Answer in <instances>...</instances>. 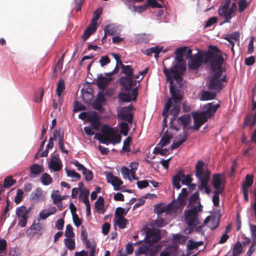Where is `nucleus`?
<instances>
[{
  "label": "nucleus",
  "instance_id": "2",
  "mask_svg": "<svg viewBox=\"0 0 256 256\" xmlns=\"http://www.w3.org/2000/svg\"><path fill=\"white\" fill-rule=\"evenodd\" d=\"M163 72L166 78L167 82H170V92L172 95V97L168 99L167 102L164 104L162 116L168 114L170 107L172 106V108L170 110V114L172 116L170 121V128L178 131L180 130L179 128L174 124L173 122L176 120V116L180 112V104L182 99V96L180 94V90L176 89L173 85L174 82L172 80V76L170 75L168 69L164 67Z\"/></svg>",
  "mask_w": 256,
  "mask_h": 256
},
{
  "label": "nucleus",
  "instance_id": "9",
  "mask_svg": "<svg viewBox=\"0 0 256 256\" xmlns=\"http://www.w3.org/2000/svg\"><path fill=\"white\" fill-rule=\"evenodd\" d=\"M102 132L110 136V142L112 144H118L121 141V136L116 134V132L112 128L104 125L102 128Z\"/></svg>",
  "mask_w": 256,
  "mask_h": 256
},
{
  "label": "nucleus",
  "instance_id": "1",
  "mask_svg": "<svg viewBox=\"0 0 256 256\" xmlns=\"http://www.w3.org/2000/svg\"><path fill=\"white\" fill-rule=\"evenodd\" d=\"M222 58V52L217 46L209 45L208 50L204 52H198L190 58L188 62V68L191 70H196L204 64H208L210 69L214 70L220 66Z\"/></svg>",
  "mask_w": 256,
  "mask_h": 256
},
{
  "label": "nucleus",
  "instance_id": "58",
  "mask_svg": "<svg viewBox=\"0 0 256 256\" xmlns=\"http://www.w3.org/2000/svg\"><path fill=\"white\" fill-rule=\"evenodd\" d=\"M110 60L108 56H102L100 60V63L102 67L110 64Z\"/></svg>",
  "mask_w": 256,
  "mask_h": 256
},
{
  "label": "nucleus",
  "instance_id": "20",
  "mask_svg": "<svg viewBox=\"0 0 256 256\" xmlns=\"http://www.w3.org/2000/svg\"><path fill=\"white\" fill-rule=\"evenodd\" d=\"M237 10V6L235 3H232L230 8L225 10V23L230 22V20L235 15V12Z\"/></svg>",
  "mask_w": 256,
  "mask_h": 256
},
{
  "label": "nucleus",
  "instance_id": "22",
  "mask_svg": "<svg viewBox=\"0 0 256 256\" xmlns=\"http://www.w3.org/2000/svg\"><path fill=\"white\" fill-rule=\"evenodd\" d=\"M44 172V168L42 166L38 164H33L30 167V177H34Z\"/></svg>",
  "mask_w": 256,
  "mask_h": 256
},
{
  "label": "nucleus",
  "instance_id": "60",
  "mask_svg": "<svg viewBox=\"0 0 256 256\" xmlns=\"http://www.w3.org/2000/svg\"><path fill=\"white\" fill-rule=\"evenodd\" d=\"M137 186L140 189L146 188L148 186V182L146 180L138 181Z\"/></svg>",
  "mask_w": 256,
  "mask_h": 256
},
{
  "label": "nucleus",
  "instance_id": "5",
  "mask_svg": "<svg viewBox=\"0 0 256 256\" xmlns=\"http://www.w3.org/2000/svg\"><path fill=\"white\" fill-rule=\"evenodd\" d=\"M224 59L222 58L220 60V66L215 67L214 70L210 69L213 74L209 81L208 88L209 90H213L218 92L222 88V82L224 81V76L222 78V74L223 72L222 64Z\"/></svg>",
  "mask_w": 256,
  "mask_h": 256
},
{
  "label": "nucleus",
  "instance_id": "14",
  "mask_svg": "<svg viewBox=\"0 0 256 256\" xmlns=\"http://www.w3.org/2000/svg\"><path fill=\"white\" fill-rule=\"evenodd\" d=\"M106 99L102 92H98L96 98L92 104V108L96 110L101 111L103 110L102 106L106 104Z\"/></svg>",
  "mask_w": 256,
  "mask_h": 256
},
{
  "label": "nucleus",
  "instance_id": "6",
  "mask_svg": "<svg viewBox=\"0 0 256 256\" xmlns=\"http://www.w3.org/2000/svg\"><path fill=\"white\" fill-rule=\"evenodd\" d=\"M202 210V206L200 202L198 206L185 210L186 220L190 228L194 229L198 224V214Z\"/></svg>",
  "mask_w": 256,
  "mask_h": 256
},
{
  "label": "nucleus",
  "instance_id": "12",
  "mask_svg": "<svg viewBox=\"0 0 256 256\" xmlns=\"http://www.w3.org/2000/svg\"><path fill=\"white\" fill-rule=\"evenodd\" d=\"M118 118L121 120L132 124L133 120V114L132 112V107L125 106L122 108L118 114Z\"/></svg>",
  "mask_w": 256,
  "mask_h": 256
},
{
  "label": "nucleus",
  "instance_id": "62",
  "mask_svg": "<svg viewBox=\"0 0 256 256\" xmlns=\"http://www.w3.org/2000/svg\"><path fill=\"white\" fill-rule=\"evenodd\" d=\"M248 6L246 0H240L238 2L239 11L242 12Z\"/></svg>",
  "mask_w": 256,
  "mask_h": 256
},
{
  "label": "nucleus",
  "instance_id": "42",
  "mask_svg": "<svg viewBox=\"0 0 256 256\" xmlns=\"http://www.w3.org/2000/svg\"><path fill=\"white\" fill-rule=\"evenodd\" d=\"M242 250V247L241 243L239 242H236L233 248V256H238L240 254Z\"/></svg>",
  "mask_w": 256,
  "mask_h": 256
},
{
  "label": "nucleus",
  "instance_id": "3",
  "mask_svg": "<svg viewBox=\"0 0 256 256\" xmlns=\"http://www.w3.org/2000/svg\"><path fill=\"white\" fill-rule=\"evenodd\" d=\"M187 49V47L183 46L176 50L174 54L176 55V63L168 70L170 75L172 73L173 78L177 82L182 80V76L184 74L186 69V64L184 61L183 56Z\"/></svg>",
  "mask_w": 256,
  "mask_h": 256
},
{
  "label": "nucleus",
  "instance_id": "13",
  "mask_svg": "<svg viewBox=\"0 0 256 256\" xmlns=\"http://www.w3.org/2000/svg\"><path fill=\"white\" fill-rule=\"evenodd\" d=\"M204 164L203 161L200 160L196 166V172L195 174L199 180H202L205 178L206 176L208 175V178H210V172L206 170L205 172L203 168Z\"/></svg>",
  "mask_w": 256,
  "mask_h": 256
},
{
  "label": "nucleus",
  "instance_id": "10",
  "mask_svg": "<svg viewBox=\"0 0 256 256\" xmlns=\"http://www.w3.org/2000/svg\"><path fill=\"white\" fill-rule=\"evenodd\" d=\"M192 114L194 120V129L196 130H198L200 127L207 122L209 118L204 112H194Z\"/></svg>",
  "mask_w": 256,
  "mask_h": 256
},
{
  "label": "nucleus",
  "instance_id": "52",
  "mask_svg": "<svg viewBox=\"0 0 256 256\" xmlns=\"http://www.w3.org/2000/svg\"><path fill=\"white\" fill-rule=\"evenodd\" d=\"M24 192L22 190L18 189L16 191V194L14 198V202L16 204H20L23 198Z\"/></svg>",
  "mask_w": 256,
  "mask_h": 256
},
{
  "label": "nucleus",
  "instance_id": "18",
  "mask_svg": "<svg viewBox=\"0 0 256 256\" xmlns=\"http://www.w3.org/2000/svg\"><path fill=\"white\" fill-rule=\"evenodd\" d=\"M112 80V78H108L102 75H100L98 77L96 85L100 89L104 90L108 86Z\"/></svg>",
  "mask_w": 256,
  "mask_h": 256
},
{
  "label": "nucleus",
  "instance_id": "51",
  "mask_svg": "<svg viewBox=\"0 0 256 256\" xmlns=\"http://www.w3.org/2000/svg\"><path fill=\"white\" fill-rule=\"evenodd\" d=\"M65 244L66 246L70 250H73L75 248V242L71 238H66L64 240Z\"/></svg>",
  "mask_w": 256,
  "mask_h": 256
},
{
  "label": "nucleus",
  "instance_id": "26",
  "mask_svg": "<svg viewBox=\"0 0 256 256\" xmlns=\"http://www.w3.org/2000/svg\"><path fill=\"white\" fill-rule=\"evenodd\" d=\"M96 26H92L90 24V26L86 28L82 36L83 40L86 41L93 32H96Z\"/></svg>",
  "mask_w": 256,
  "mask_h": 256
},
{
  "label": "nucleus",
  "instance_id": "32",
  "mask_svg": "<svg viewBox=\"0 0 256 256\" xmlns=\"http://www.w3.org/2000/svg\"><path fill=\"white\" fill-rule=\"evenodd\" d=\"M54 140L58 139V142H64V130L61 131L60 128H56L54 132Z\"/></svg>",
  "mask_w": 256,
  "mask_h": 256
},
{
  "label": "nucleus",
  "instance_id": "36",
  "mask_svg": "<svg viewBox=\"0 0 256 256\" xmlns=\"http://www.w3.org/2000/svg\"><path fill=\"white\" fill-rule=\"evenodd\" d=\"M16 182V180H13L12 176H8L4 178L3 187L4 188H9Z\"/></svg>",
  "mask_w": 256,
  "mask_h": 256
},
{
  "label": "nucleus",
  "instance_id": "63",
  "mask_svg": "<svg viewBox=\"0 0 256 256\" xmlns=\"http://www.w3.org/2000/svg\"><path fill=\"white\" fill-rule=\"evenodd\" d=\"M51 197L53 200L54 204H56L58 202H60L62 200L61 196L56 193H52L51 195Z\"/></svg>",
  "mask_w": 256,
  "mask_h": 256
},
{
  "label": "nucleus",
  "instance_id": "19",
  "mask_svg": "<svg viewBox=\"0 0 256 256\" xmlns=\"http://www.w3.org/2000/svg\"><path fill=\"white\" fill-rule=\"evenodd\" d=\"M30 198L35 202L42 201L44 198L43 194V191L41 188H38L32 192L30 196Z\"/></svg>",
  "mask_w": 256,
  "mask_h": 256
},
{
  "label": "nucleus",
  "instance_id": "17",
  "mask_svg": "<svg viewBox=\"0 0 256 256\" xmlns=\"http://www.w3.org/2000/svg\"><path fill=\"white\" fill-rule=\"evenodd\" d=\"M240 38V34L238 32H235L232 34H227L225 36V40L229 42L230 45H228V46H231L230 50L233 53H234V44L236 42H239Z\"/></svg>",
  "mask_w": 256,
  "mask_h": 256
},
{
  "label": "nucleus",
  "instance_id": "41",
  "mask_svg": "<svg viewBox=\"0 0 256 256\" xmlns=\"http://www.w3.org/2000/svg\"><path fill=\"white\" fill-rule=\"evenodd\" d=\"M172 240L176 243L184 244L186 241V238L182 234H177L173 235Z\"/></svg>",
  "mask_w": 256,
  "mask_h": 256
},
{
  "label": "nucleus",
  "instance_id": "7",
  "mask_svg": "<svg viewBox=\"0 0 256 256\" xmlns=\"http://www.w3.org/2000/svg\"><path fill=\"white\" fill-rule=\"evenodd\" d=\"M30 208H26L24 206H22L16 208V214L18 218V224L22 228L25 227L29 218Z\"/></svg>",
  "mask_w": 256,
  "mask_h": 256
},
{
  "label": "nucleus",
  "instance_id": "4",
  "mask_svg": "<svg viewBox=\"0 0 256 256\" xmlns=\"http://www.w3.org/2000/svg\"><path fill=\"white\" fill-rule=\"evenodd\" d=\"M120 84L124 88L126 92H120L118 94V98L120 100L125 102L136 101L138 95V89L135 88L132 90L130 94V90H132L133 85V80L132 77L122 76L120 79Z\"/></svg>",
  "mask_w": 256,
  "mask_h": 256
},
{
  "label": "nucleus",
  "instance_id": "23",
  "mask_svg": "<svg viewBox=\"0 0 256 256\" xmlns=\"http://www.w3.org/2000/svg\"><path fill=\"white\" fill-rule=\"evenodd\" d=\"M188 134L187 132H184L183 135H178L177 136L178 140L176 142H173L170 146V148L173 150L178 148L186 140Z\"/></svg>",
  "mask_w": 256,
  "mask_h": 256
},
{
  "label": "nucleus",
  "instance_id": "11",
  "mask_svg": "<svg viewBox=\"0 0 256 256\" xmlns=\"http://www.w3.org/2000/svg\"><path fill=\"white\" fill-rule=\"evenodd\" d=\"M160 238V232L158 230L149 228L146 233V243L151 246L157 243Z\"/></svg>",
  "mask_w": 256,
  "mask_h": 256
},
{
  "label": "nucleus",
  "instance_id": "29",
  "mask_svg": "<svg viewBox=\"0 0 256 256\" xmlns=\"http://www.w3.org/2000/svg\"><path fill=\"white\" fill-rule=\"evenodd\" d=\"M210 178H208V175L205 176L202 180H200V184L198 186V189L202 190H205V192L206 194H209L210 192V190L208 186V183Z\"/></svg>",
  "mask_w": 256,
  "mask_h": 256
},
{
  "label": "nucleus",
  "instance_id": "39",
  "mask_svg": "<svg viewBox=\"0 0 256 256\" xmlns=\"http://www.w3.org/2000/svg\"><path fill=\"white\" fill-rule=\"evenodd\" d=\"M104 198L100 196L94 203V206L98 211L104 210Z\"/></svg>",
  "mask_w": 256,
  "mask_h": 256
},
{
  "label": "nucleus",
  "instance_id": "44",
  "mask_svg": "<svg viewBox=\"0 0 256 256\" xmlns=\"http://www.w3.org/2000/svg\"><path fill=\"white\" fill-rule=\"evenodd\" d=\"M161 50L162 48L156 46L146 50V52L145 54L148 56H150L152 54L154 53L155 55H156L157 53H160Z\"/></svg>",
  "mask_w": 256,
  "mask_h": 256
},
{
  "label": "nucleus",
  "instance_id": "34",
  "mask_svg": "<svg viewBox=\"0 0 256 256\" xmlns=\"http://www.w3.org/2000/svg\"><path fill=\"white\" fill-rule=\"evenodd\" d=\"M121 68L122 72L126 74V76L132 77L133 76L134 70L130 66L123 64L121 66Z\"/></svg>",
  "mask_w": 256,
  "mask_h": 256
},
{
  "label": "nucleus",
  "instance_id": "59",
  "mask_svg": "<svg viewBox=\"0 0 256 256\" xmlns=\"http://www.w3.org/2000/svg\"><path fill=\"white\" fill-rule=\"evenodd\" d=\"M148 6H150L154 8H161L162 6L156 0H147Z\"/></svg>",
  "mask_w": 256,
  "mask_h": 256
},
{
  "label": "nucleus",
  "instance_id": "40",
  "mask_svg": "<svg viewBox=\"0 0 256 256\" xmlns=\"http://www.w3.org/2000/svg\"><path fill=\"white\" fill-rule=\"evenodd\" d=\"M221 184L220 176L218 174H214L213 176L212 184L215 189H219Z\"/></svg>",
  "mask_w": 256,
  "mask_h": 256
},
{
  "label": "nucleus",
  "instance_id": "54",
  "mask_svg": "<svg viewBox=\"0 0 256 256\" xmlns=\"http://www.w3.org/2000/svg\"><path fill=\"white\" fill-rule=\"evenodd\" d=\"M199 198V193L196 192L192 194L188 198L189 204H195Z\"/></svg>",
  "mask_w": 256,
  "mask_h": 256
},
{
  "label": "nucleus",
  "instance_id": "57",
  "mask_svg": "<svg viewBox=\"0 0 256 256\" xmlns=\"http://www.w3.org/2000/svg\"><path fill=\"white\" fill-rule=\"evenodd\" d=\"M154 154H158L162 156H166L168 154V150L156 147L154 150Z\"/></svg>",
  "mask_w": 256,
  "mask_h": 256
},
{
  "label": "nucleus",
  "instance_id": "25",
  "mask_svg": "<svg viewBox=\"0 0 256 256\" xmlns=\"http://www.w3.org/2000/svg\"><path fill=\"white\" fill-rule=\"evenodd\" d=\"M216 92L204 90L202 92L200 100H208L215 98L216 96Z\"/></svg>",
  "mask_w": 256,
  "mask_h": 256
},
{
  "label": "nucleus",
  "instance_id": "61",
  "mask_svg": "<svg viewBox=\"0 0 256 256\" xmlns=\"http://www.w3.org/2000/svg\"><path fill=\"white\" fill-rule=\"evenodd\" d=\"M44 90L42 89L40 94L36 93L34 95V100L36 103L40 102L42 100V98L44 96Z\"/></svg>",
  "mask_w": 256,
  "mask_h": 256
},
{
  "label": "nucleus",
  "instance_id": "15",
  "mask_svg": "<svg viewBox=\"0 0 256 256\" xmlns=\"http://www.w3.org/2000/svg\"><path fill=\"white\" fill-rule=\"evenodd\" d=\"M48 167L54 172H59L62 170V164L58 154L54 155L50 158Z\"/></svg>",
  "mask_w": 256,
  "mask_h": 256
},
{
  "label": "nucleus",
  "instance_id": "46",
  "mask_svg": "<svg viewBox=\"0 0 256 256\" xmlns=\"http://www.w3.org/2000/svg\"><path fill=\"white\" fill-rule=\"evenodd\" d=\"M120 132L124 136H126L129 130L128 124L125 122H122L120 124Z\"/></svg>",
  "mask_w": 256,
  "mask_h": 256
},
{
  "label": "nucleus",
  "instance_id": "43",
  "mask_svg": "<svg viewBox=\"0 0 256 256\" xmlns=\"http://www.w3.org/2000/svg\"><path fill=\"white\" fill-rule=\"evenodd\" d=\"M132 142V138L130 136H128L126 138L124 142V145L122 150L124 152H130V146Z\"/></svg>",
  "mask_w": 256,
  "mask_h": 256
},
{
  "label": "nucleus",
  "instance_id": "33",
  "mask_svg": "<svg viewBox=\"0 0 256 256\" xmlns=\"http://www.w3.org/2000/svg\"><path fill=\"white\" fill-rule=\"evenodd\" d=\"M114 222L118 226L122 229L124 228L128 224V220L125 218L124 217L121 216L117 218L116 219H114Z\"/></svg>",
  "mask_w": 256,
  "mask_h": 256
},
{
  "label": "nucleus",
  "instance_id": "31",
  "mask_svg": "<svg viewBox=\"0 0 256 256\" xmlns=\"http://www.w3.org/2000/svg\"><path fill=\"white\" fill-rule=\"evenodd\" d=\"M104 32L110 36H114L118 32V27L112 24L106 26L104 28Z\"/></svg>",
  "mask_w": 256,
  "mask_h": 256
},
{
  "label": "nucleus",
  "instance_id": "49",
  "mask_svg": "<svg viewBox=\"0 0 256 256\" xmlns=\"http://www.w3.org/2000/svg\"><path fill=\"white\" fill-rule=\"evenodd\" d=\"M252 120H253L252 114L249 112L244 118L242 128H244L246 126H249L250 128V124L252 122Z\"/></svg>",
  "mask_w": 256,
  "mask_h": 256
},
{
  "label": "nucleus",
  "instance_id": "16",
  "mask_svg": "<svg viewBox=\"0 0 256 256\" xmlns=\"http://www.w3.org/2000/svg\"><path fill=\"white\" fill-rule=\"evenodd\" d=\"M107 182L110 183L114 187V190H118L120 186L123 184V182L117 176H114L112 173L108 172L106 176Z\"/></svg>",
  "mask_w": 256,
  "mask_h": 256
},
{
  "label": "nucleus",
  "instance_id": "64",
  "mask_svg": "<svg viewBox=\"0 0 256 256\" xmlns=\"http://www.w3.org/2000/svg\"><path fill=\"white\" fill-rule=\"evenodd\" d=\"M256 246V242L254 240L252 241V245L250 248L248 249V251L246 252V256H251L253 252L255 251L256 248L255 246Z\"/></svg>",
  "mask_w": 256,
  "mask_h": 256
},
{
  "label": "nucleus",
  "instance_id": "30",
  "mask_svg": "<svg viewBox=\"0 0 256 256\" xmlns=\"http://www.w3.org/2000/svg\"><path fill=\"white\" fill-rule=\"evenodd\" d=\"M102 12V8L101 7L98 8L94 12L93 18L90 22L92 26H96L97 21L99 19Z\"/></svg>",
  "mask_w": 256,
  "mask_h": 256
},
{
  "label": "nucleus",
  "instance_id": "35",
  "mask_svg": "<svg viewBox=\"0 0 256 256\" xmlns=\"http://www.w3.org/2000/svg\"><path fill=\"white\" fill-rule=\"evenodd\" d=\"M65 90V82L64 80L60 79L58 82L56 89V94L58 98H60L62 92Z\"/></svg>",
  "mask_w": 256,
  "mask_h": 256
},
{
  "label": "nucleus",
  "instance_id": "53",
  "mask_svg": "<svg viewBox=\"0 0 256 256\" xmlns=\"http://www.w3.org/2000/svg\"><path fill=\"white\" fill-rule=\"evenodd\" d=\"M72 227L70 224H68L66 226V230L64 234V236L66 238H72L74 236V233L73 232Z\"/></svg>",
  "mask_w": 256,
  "mask_h": 256
},
{
  "label": "nucleus",
  "instance_id": "50",
  "mask_svg": "<svg viewBox=\"0 0 256 256\" xmlns=\"http://www.w3.org/2000/svg\"><path fill=\"white\" fill-rule=\"evenodd\" d=\"M30 229L34 231V234H38L43 230L42 226L41 224L38 222L37 224L34 223L30 226Z\"/></svg>",
  "mask_w": 256,
  "mask_h": 256
},
{
  "label": "nucleus",
  "instance_id": "56",
  "mask_svg": "<svg viewBox=\"0 0 256 256\" xmlns=\"http://www.w3.org/2000/svg\"><path fill=\"white\" fill-rule=\"evenodd\" d=\"M82 174L85 176V180L87 182L91 180L93 178L92 172L86 168V171H84Z\"/></svg>",
  "mask_w": 256,
  "mask_h": 256
},
{
  "label": "nucleus",
  "instance_id": "48",
  "mask_svg": "<svg viewBox=\"0 0 256 256\" xmlns=\"http://www.w3.org/2000/svg\"><path fill=\"white\" fill-rule=\"evenodd\" d=\"M66 171L68 176L70 178H74L76 179V180H80L81 178L80 175L74 170L66 169Z\"/></svg>",
  "mask_w": 256,
  "mask_h": 256
},
{
  "label": "nucleus",
  "instance_id": "28",
  "mask_svg": "<svg viewBox=\"0 0 256 256\" xmlns=\"http://www.w3.org/2000/svg\"><path fill=\"white\" fill-rule=\"evenodd\" d=\"M254 176L252 174H248L246 176L245 180L242 184V188L248 189L254 183Z\"/></svg>",
  "mask_w": 256,
  "mask_h": 256
},
{
  "label": "nucleus",
  "instance_id": "47",
  "mask_svg": "<svg viewBox=\"0 0 256 256\" xmlns=\"http://www.w3.org/2000/svg\"><path fill=\"white\" fill-rule=\"evenodd\" d=\"M120 171L124 179L128 178L130 182L132 181V180L130 176V170L128 168L123 166L122 168Z\"/></svg>",
  "mask_w": 256,
  "mask_h": 256
},
{
  "label": "nucleus",
  "instance_id": "8",
  "mask_svg": "<svg viewBox=\"0 0 256 256\" xmlns=\"http://www.w3.org/2000/svg\"><path fill=\"white\" fill-rule=\"evenodd\" d=\"M183 178L182 180V184L188 185L192 181V178L190 175L185 176L182 170H180L172 178V184L177 189L180 188V182L181 180V178Z\"/></svg>",
  "mask_w": 256,
  "mask_h": 256
},
{
  "label": "nucleus",
  "instance_id": "45",
  "mask_svg": "<svg viewBox=\"0 0 256 256\" xmlns=\"http://www.w3.org/2000/svg\"><path fill=\"white\" fill-rule=\"evenodd\" d=\"M128 209L126 210V212L124 211V210L121 208L118 207L116 208L115 211V217L114 219H116L118 218L124 217V216L126 215Z\"/></svg>",
  "mask_w": 256,
  "mask_h": 256
},
{
  "label": "nucleus",
  "instance_id": "55",
  "mask_svg": "<svg viewBox=\"0 0 256 256\" xmlns=\"http://www.w3.org/2000/svg\"><path fill=\"white\" fill-rule=\"evenodd\" d=\"M98 120H99V118L96 112H94L92 114L88 113V121L92 122H94V121H96Z\"/></svg>",
  "mask_w": 256,
  "mask_h": 256
},
{
  "label": "nucleus",
  "instance_id": "38",
  "mask_svg": "<svg viewBox=\"0 0 256 256\" xmlns=\"http://www.w3.org/2000/svg\"><path fill=\"white\" fill-rule=\"evenodd\" d=\"M171 138L172 136H168L164 134L162 137L160 142L158 143V145L160 146L162 148L164 147L170 143Z\"/></svg>",
  "mask_w": 256,
  "mask_h": 256
},
{
  "label": "nucleus",
  "instance_id": "37",
  "mask_svg": "<svg viewBox=\"0 0 256 256\" xmlns=\"http://www.w3.org/2000/svg\"><path fill=\"white\" fill-rule=\"evenodd\" d=\"M40 181L44 185L48 186L52 183V179L50 174L44 173L40 178Z\"/></svg>",
  "mask_w": 256,
  "mask_h": 256
},
{
  "label": "nucleus",
  "instance_id": "21",
  "mask_svg": "<svg viewBox=\"0 0 256 256\" xmlns=\"http://www.w3.org/2000/svg\"><path fill=\"white\" fill-rule=\"evenodd\" d=\"M190 121L191 118L189 114H184L177 118V122L178 124L183 126L184 133H188L187 132H185V128L190 123Z\"/></svg>",
  "mask_w": 256,
  "mask_h": 256
},
{
  "label": "nucleus",
  "instance_id": "24",
  "mask_svg": "<svg viewBox=\"0 0 256 256\" xmlns=\"http://www.w3.org/2000/svg\"><path fill=\"white\" fill-rule=\"evenodd\" d=\"M219 107L218 104H212V103L208 104L204 106L206 110L204 112L206 115L210 118L212 116Z\"/></svg>",
  "mask_w": 256,
  "mask_h": 256
},
{
  "label": "nucleus",
  "instance_id": "27",
  "mask_svg": "<svg viewBox=\"0 0 256 256\" xmlns=\"http://www.w3.org/2000/svg\"><path fill=\"white\" fill-rule=\"evenodd\" d=\"M94 138L104 144H108L110 142V136L102 132V134L96 133Z\"/></svg>",
  "mask_w": 256,
  "mask_h": 256
}]
</instances>
